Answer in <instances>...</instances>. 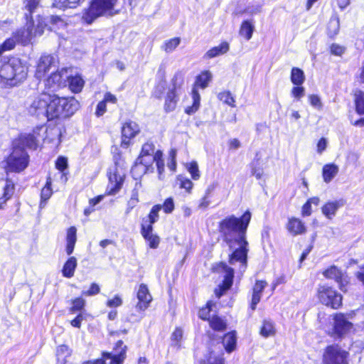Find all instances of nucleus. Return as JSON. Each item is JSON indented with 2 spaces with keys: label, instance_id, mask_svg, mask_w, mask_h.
I'll list each match as a JSON object with an SVG mask.
<instances>
[{
  "label": "nucleus",
  "instance_id": "79ce46f5",
  "mask_svg": "<svg viewBox=\"0 0 364 364\" xmlns=\"http://www.w3.org/2000/svg\"><path fill=\"white\" fill-rule=\"evenodd\" d=\"M210 326L215 331H223L226 328V323L218 316H213L209 321Z\"/></svg>",
  "mask_w": 364,
  "mask_h": 364
},
{
  "label": "nucleus",
  "instance_id": "c9c22d12",
  "mask_svg": "<svg viewBox=\"0 0 364 364\" xmlns=\"http://www.w3.org/2000/svg\"><path fill=\"white\" fill-rule=\"evenodd\" d=\"M71 350L66 345L59 346L56 350V355L58 360L61 362L63 364H65L66 362V358L71 355Z\"/></svg>",
  "mask_w": 364,
  "mask_h": 364
},
{
  "label": "nucleus",
  "instance_id": "69168bd1",
  "mask_svg": "<svg viewBox=\"0 0 364 364\" xmlns=\"http://www.w3.org/2000/svg\"><path fill=\"white\" fill-rule=\"evenodd\" d=\"M100 287L97 284L93 283L91 284L90 289L87 291H84L82 294L86 296L95 295L100 292Z\"/></svg>",
  "mask_w": 364,
  "mask_h": 364
},
{
  "label": "nucleus",
  "instance_id": "e2e57ef3",
  "mask_svg": "<svg viewBox=\"0 0 364 364\" xmlns=\"http://www.w3.org/2000/svg\"><path fill=\"white\" fill-rule=\"evenodd\" d=\"M261 10H262V6L260 4H257V5L249 6L245 10V12H246L250 15H254V14L259 13L261 11Z\"/></svg>",
  "mask_w": 364,
  "mask_h": 364
},
{
  "label": "nucleus",
  "instance_id": "c85d7f7f",
  "mask_svg": "<svg viewBox=\"0 0 364 364\" xmlns=\"http://www.w3.org/2000/svg\"><path fill=\"white\" fill-rule=\"evenodd\" d=\"M230 46L228 42H223L219 46H215L208 50L205 56L208 58H213L220 55L226 53L229 50Z\"/></svg>",
  "mask_w": 364,
  "mask_h": 364
},
{
  "label": "nucleus",
  "instance_id": "1a4fd4ad",
  "mask_svg": "<svg viewBox=\"0 0 364 364\" xmlns=\"http://www.w3.org/2000/svg\"><path fill=\"white\" fill-rule=\"evenodd\" d=\"M127 347L122 341H118L114 348V353L103 352L102 358L92 360V364H105L107 359H110L109 364H122L126 358Z\"/></svg>",
  "mask_w": 364,
  "mask_h": 364
},
{
  "label": "nucleus",
  "instance_id": "a19ab883",
  "mask_svg": "<svg viewBox=\"0 0 364 364\" xmlns=\"http://www.w3.org/2000/svg\"><path fill=\"white\" fill-rule=\"evenodd\" d=\"M215 306V303L212 301H209L207 302L205 306L201 308L199 310L198 316L203 320H208L211 319L210 318V311L213 310V307Z\"/></svg>",
  "mask_w": 364,
  "mask_h": 364
},
{
  "label": "nucleus",
  "instance_id": "423d86ee",
  "mask_svg": "<svg viewBox=\"0 0 364 364\" xmlns=\"http://www.w3.org/2000/svg\"><path fill=\"white\" fill-rule=\"evenodd\" d=\"M212 77L213 75L208 70H205L197 76L191 92L193 105L192 106L186 107V112L187 114H192L198 109L200 107V96L197 89L198 87L201 89L206 88L211 81Z\"/></svg>",
  "mask_w": 364,
  "mask_h": 364
},
{
  "label": "nucleus",
  "instance_id": "13d9d810",
  "mask_svg": "<svg viewBox=\"0 0 364 364\" xmlns=\"http://www.w3.org/2000/svg\"><path fill=\"white\" fill-rule=\"evenodd\" d=\"M161 208L164 209L165 213H171L174 209V203L173 198H168L166 199L163 205H161Z\"/></svg>",
  "mask_w": 364,
  "mask_h": 364
},
{
  "label": "nucleus",
  "instance_id": "052dcab7",
  "mask_svg": "<svg viewBox=\"0 0 364 364\" xmlns=\"http://www.w3.org/2000/svg\"><path fill=\"white\" fill-rule=\"evenodd\" d=\"M202 364H224L223 358L210 355L207 360H202Z\"/></svg>",
  "mask_w": 364,
  "mask_h": 364
},
{
  "label": "nucleus",
  "instance_id": "2eb2a0df",
  "mask_svg": "<svg viewBox=\"0 0 364 364\" xmlns=\"http://www.w3.org/2000/svg\"><path fill=\"white\" fill-rule=\"evenodd\" d=\"M323 276L328 279H333L338 283L339 288L343 291H346V287L349 283L348 276L337 267L332 265L323 272Z\"/></svg>",
  "mask_w": 364,
  "mask_h": 364
},
{
  "label": "nucleus",
  "instance_id": "dca6fc26",
  "mask_svg": "<svg viewBox=\"0 0 364 364\" xmlns=\"http://www.w3.org/2000/svg\"><path fill=\"white\" fill-rule=\"evenodd\" d=\"M136 297L138 302L135 306V309L139 313H143L149 306L152 301V296L149 293L147 286L144 284H141L139 286L136 291Z\"/></svg>",
  "mask_w": 364,
  "mask_h": 364
},
{
  "label": "nucleus",
  "instance_id": "a878e982",
  "mask_svg": "<svg viewBox=\"0 0 364 364\" xmlns=\"http://www.w3.org/2000/svg\"><path fill=\"white\" fill-rule=\"evenodd\" d=\"M14 146H19L23 149L25 147L36 149L37 146L36 139L33 134H22L18 140L14 142Z\"/></svg>",
  "mask_w": 364,
  "mask_h": 364
},
{
  "label": "nucleus",
  "instance_id": "7ed1b4c3",
  "mask_svg": "<svg viewBox=\"0 0 364 364\" xmlns=\"http://www.w3.org/2000/svg\"><path fill=\"white\" fill-rule=\"evenodd\" d=\"M28 67L16 58H9L0 67L1 81L14 86L26 80Z\"/></svg>",
  "mask_w": 364,
  "mask_h": 364
},
{
  "label": "nucleus",
  "instance_id": "b1692460",
  "mask_svg": "<svg viewBox=\"0 0 364 364\" xmlns=\"http://www.w3.org/2000/svg\"><path fill=\"white\" fill-rule=\"evenodd\" d=\"M68 73L67 68H62L60 70L55 73H52L50 76L46 80V86L53 88L55 86H60L62 82L65 81L64 73Z\"/></svg>",
  "mask_w": 364,
  "mask_h": 364
},
{
  "label": "nucleus",
  "instance_id": "3c124183",
  "mask_svg": "<svg viewBox=\"0 0 364 364\" xmlns=\"http://www.w3.org/2000/svg\"><path fill=\"white\" fill-rule=\"evenodd\" d=\"M55 166L57 169H58L62 173L61 177L63 178L65 176L64 171L68 167V159L63 156L58 158L55 162Z\"/></svg>",
  "mask_w": 364,
  "mask_h": 364
},
{
  "label": "nucleus",
  "instance_id": "de8ad7c7",
  "mask_svg": "<svg viewBox=\"0 0 364 364\" xmlns=\"http://www.w3.org/2000/svg\"><path fill=\"white\" fill-rule=\"evenodd\" d=\"M16 38H11L6 39L1 46H0V55L7 50H10L13 49L16 45Z\"/></svg>",
  "mask_w": 364,
  "mask_h": 364
},
{
  "label": "nucleus",
  "instance_id": "774afa93",
  "mask_svg": "<svg viewBox=\"0 0 364 364\" xmlns=\"http://www.w3.org/2000/svg\"><path fill=\"white\" fill-rule=\"evenodd\" d=\"M106 111V102L102 100L97 104L96 109V114L100 117L102 116Z\"/></svg>",
  "mask_w": 364,
  "mask_h": 364
},
{
  "label": "nucleus",
  "instance_id": "5fc2aeb1",
  "mask_svg": "<svg viewBox=\"0 0 364 364\" xmlns=\"http://www.w3.org/2000/svg\"><path fill=\"white\" fill-rule=\"evenodd\" d=\"M182 337L183 331L179 328H176L171 335V341L173 342V345L179 346Z\"/></svg>",
  "mask_w": 364,
  "mask_h": 364
},
{
  "label": "nucleus",
  "instance_id": "f03ea898",
  "mask_svg": "<svg viewBox=\"0 0 364 364\" xmlns=\"http://www.w3.org/2000/svg\"><path fill=\"white\" fill-rule=\"evenodd\" d=\"M74 97H60L46 92L30 96L26 102L28 113L38 118L52 120L73 115L79 108Z\"/></svg>",
  "mask_w": 364,
  "mask_h": 364
},
{
  "label": "nucleus",
  "instance_id": "f257e3e1",
  "mask_svg": "<svg viewBox=\"0 0 364 364\" xmlns=\"http://www.w3.org/2000/svg\"><path fill=\"white\" fill-rule=\"evenodd\" d=\"M251 220V213L247 210L240 218L229 216L220 223V230L224 240L233 252L230 255V264L240 263V272H245L247 267L248 242L246 240V230Z\"/></svg>",
  "mask_w": 364,
  "mask_h": 364
},
{
  "label": "nucleus",
  "instance_id": "7c9ffc66",
  "mask_svg": "<svg viewBox=\"0 0 364 364\" xmlns=\"http://www.w3.org/2000/svg\"><path fill=\"white\" fill-rule=\"evenodd\" d=\"M338 167L334 164H326L323 167V178L326 183H329L338 173Z\"/></svg>",
  "mask_w": 364,
  "mask_h": 364
},
{
  "label": "nucleus",
  "instance_id": "09e8293b",
  "mask_svg": "<svg viewBox=\"0 0 364 364\" xmlns=\"http://www.w3.org/2000/svg\"><path fill=\"white\" fill-rule=\"evenodd\" d=\"M83 0H55V5L59 7H73Z\"/></svg>",
  "mask_w": 364,
  "mask_h": 364
},
{
  "label": "nucleus",
  "instance_id": "49530a36",
  "mask_svg": "<svg viewBox=\"0 0 364 364\" xmlns=\"http://www.w3.org/2000/svg\"><path fill=\"white\" fill-rule=\"evenodd\" d=\"M177 181L179 182V186L181 188H183L188 193H191L193 186V183L191 180L182 176H178L177 178Z\"/></svg>",
  "mask_w": 364,
  "mask_h": 364
},
{
  "label": "nucleus",
  "instance_id": "393cba45",
  "mask_svg": "<svg viewBox=\"0 0 364 364\" xmlns=\"http://www.w3.org/2000/svg\"><path fill=\"white\" fill-rule=\"evenodd\" d=\"M267 282L265 281H257L252 291L251 309L254 311L256 309L257 304L261 299L262 292L267 287Z\"/></svg>",
  "mask_w": 364,
  "mask_h": 364
},
{
  "label": "nucleus",
  "instance_id": "37998d69",
  "mask_svg": "<svg viewBox=\"0 0 364 364\" xmlns=\"http://www.w3.org/2000/svg\"><path fill=\"white\" fill-rule=\"evenodd\" d=\"M355 109L359 114H364V92L359 91L355 94Z\"/></svg>",
  "mask_w": 364,
  "mask_h": 364
},
{
  "label": "nucleus",
  "instance_id": "f704fd0d",
  "mask_svg": "<svg viewBox=\"0 0 364 364\" xmlns=\"http://www.w3.org/2000/svg\"><path fill=\"white\" fill-rule=\"evenodd\" d=\"M305 80V75L302 70L293 68L291 72V81L295 85H301Z\"/></svg>",
  "mask_w": 364,
  "mask_h": 364
},
{
  "label": "nucleus",
  "instance_id": "9b49d317",
  "mask_svg": "<svg viewBox=\"0 0 364 364\" xmlns=\"http://www.w3.org/2000/svg\"><path fill=\"white\" fill-rule=\"evenodd\" d=\"M183 80L175 76L173 79V87L167 93L165 100L164 107L166 112L173 111L178 102V96L181 94Z\"/></svg>",
  "mask_w": 364,
  "mask_h": 364
},
{
  "label": "nucleus",
  "instance_id": "72a5a7b5",
  "mask_svg": "<svg viewBox=\"0 0 364 364\" xmlns=\"http://www.w3.org/2000/svg\"><path fill=\"white\" fill-rule=\"evenodd\" d=\"M254 31V26L250 21H245L242 23L239 33L247 41L251 39Z\"/></svg>",
  "mask_w": 364,
  "mask_h": 364
},
{
  "label": "nucleus",
  "instance_id": "f8f14e48",
  "mask_svg": "<svg viewBox=\"0 0 364 364\" xmlns=\"http://www.w3.org/2000/svg\"><path fill=\"white\" fill-rule=\"evenodd\" d=\"M353 331V325L343 314H336L333 317V328L331 335L341 337Z\"/></svg>",
  "mask_w": 364,
  "mask_h": 364
},
{
  "label": "nucleus",
  "instance_id": "c756f323",
  "mask_svg": "<svg viewBox=\"0 0 364 364\" xmlns=\"http://www.w3.org/2000/svg\"><path fill=\"white\" fill-rule=\"evenodd\" d=\"M65 77L68 78L69 87L72 92L77 93L82 90L85 81L80 75H75L74 76H66Z\"/></svg>",
  "mask_w": 364,
  "mask_h": 364
},
{
  "label": "nucleus",
  "instance_id": "6e6552de",
  "mask_svg": "<svg viewBox=\"0 0 364 364\" xmlns=\"http://www.w3.org/2000/svg\"><path fill=\"white\" fill-rule=\"evenodd\" d=\"M317 294L321 304L332 309H336L342 304V296L330 287L320 286Z\"/></svg>",
  "mask_w": 364,
  "mask_h": 364
},
{
  "label": "nucleus",
  "instance_id": "c03bdc74",
  "mask_svg": "<svg viewBox=\"0 0 364 364\" xmlns=\"http://www.w3.org/2000/svg\"><path fill=\"white\" fill-rule=\"evenodd\" d=\"M218 97L219 100L220 101L223 102L224 103H225L232 107H234L235 106V99L230 92L225 91V92H220L218 94Z\"/></svg>",
  "mask_w": 364,
  "mask_h": 364
},
{
  "label": "nucleus",
  "instance_id": "e433bc0d",
  "mask_svg": "<svg viewBox=\"0 0 364 364\" xmlns=\"http://www.w3.org/2000/svg\"><path fill=\"white\" fill-rule=\"evenodd\" d=\"M41 0H24V9L28 12L26 14V18H32V14L36 10L40 5Z\"/></svg>",
  "mask_w": 364,
  "mask_h": 364
},
{
  "label": "nucleus",
  "instance_id": "4d7b16f0",
  "mask_svg": "<svg viewBox=\"0 0 364 364\" xmlns=\"http://www.w3.org/2000/svg\"><path fill=\"white\" fill-rule=\"evenodd\" d=\"M309 101L312 107L316 109H321L322 108V102L321 98L317 95H310Z\"/></svg>",
  "mask_w": 364,
  "mask_h": 364
},
{
  "label": "nucleus",
  "instance_id": "bf43d9fd",
  "mask_svg": "<svg viewBox=\"0 0 364 364\" xmlns=\"http://www.w3.org/2000/svg\"><path fill=\"white\" fill-rule=\"evenodd\" d=\"M122 304V299L119 295L114 296L112 299L107 301V306L109 308H115L120 306Z\"/></svg>",
  "mask_w": 364,
  "mask_h": 364
},
{
  "label": "nucleus",
  "instance_id": "864d4df0",
  "mask_svg": "<svg viewBox=\"0 0 364 364\" xmlns=\"http://www.w3.org/2000/svg\"><path fill=\"white\" fill-rule=\"evenodd\" d=\"M188 170L193 180H198L200 178V171L196 161H193L188 164Z\"/></svg>",
  "mask_w": 364,
  "mask_h": 364
},
{
  "label": "nucleus",
  "instance_id": "6e6d98bb",
  "mask_svg": "<svg viewBox=\"0 0 364 364\" xmlns=\"http://www.w3.org/2000/svg\"><path fill=\"white\" fill-rule=\"evenodd\" d=\"M291 95L297 100H300L304 96V87L301 85H296L291 90Z\"/></svg>",
  "mask_w": 364,
  "mask_h": 364
},
{
  "label": "nucleus",
  "instance_id": "603ef678",
  "mask_svg": "<svg viewBox=\"0 0 364 364\" xmlns=\"http://www.w3.org/2000/svg\"><path fill=\"white\" fill-rule=\"evenodd\" d=\"M85 304V301L82 298H77L73 301V306L70 309L72 313H75L78 311H81Z\"/></svg>",
  "mask_w": 364,
  "mask_h": 364
},
{
  "label": "nucleus",
  "instance_id": "4be33fe9",
  "mask_svg": "<svg viewBox=\"0 0 364 364\" xmlns=\"http://www.w3.org/2000/svg\"><path fill=\"white\" fill-rule=\"evenodd\" d=\"M287 229L289 232L294 236L302 235L306 231L304 223L296 218H291L289 219Z\"/></svg>",
  "mask_w": 364,
  "mask_h": 364
},
{
  "label": "nucleus",
  "instance_id": "0eeeda50",
  "mask_svg": "<svg viewBox=\"0 0 364 364\" xmlns=\"http://www.w3.org/2000/svg\"><path fill=\"white\" fill-rule=\"evenodd\" d=\"M47 26L45 21L39 19L36 28H34L33 23L31 21H28L26 23V28L18 31L15 35L14 38H16L18 42L23 44L28 43L33 37L41 36L43 33L44 28Z\"/></svg>",
  "mask_w": 364,
  "mask_h": 364
},
{
  "label": "nucleus",
  "instance_id": "4c0bfd02",
  "mask_svg": "<svg viewBox=\"0 0 364 364\" xmlns=\"http://www.w3.org/2000/svg\"><path fill=\"white\" fill-rule=\"evenodd\" d=\"M52 193L53 191L51 189V179L50 177H48L47 178L46 184L41 190V202L40 204V206L41 208L45 205V204H43V202H46V200L50 198Z\"/></svg>",
  "mask_w": 364,
  "mask_h": 364
},
{
  "label": "nucleus",
  "instance_id": "bb28decb",
  "mask_svg": "<svg viewBox=\"0 0 364 364\" xmlns=\"http://www.w3.org/2000/svg\"><path fill=\"white\" fill-rule=\"evenodd\" d=\"M77 229L75 227H70L68 228L67 231V236H66V252L68 255H71L73 252L75 245L77 240Z\"/></svg>",
  "mask_w": 364,
  "mask_h": 364
},
{
  "label": "nucleus",
  "instance_id": "ddd939ff",
  "mask_svg": "<svg viewBox=\"0 0 364 364\" xmlns=\"http://www.w3.org/2000/svg\"><path fill=\"white\" fill-rule=\"evenodd\" d=\"M215 271L218 273L224 274V280L223 285L218 289H215V293L218 298H220L223 292L230 288L232 284V279L234 275L233 269L228 267L224 263H220L214 268Z\"/></svg>",
  "mask_w": 364,
  "mask_h": 364
},
{
  "label": "nucleus",
  "instance_id": "39448f33",
  "mask_svg": "<svg viewBox=\"0 0 364 364\" xmlns=\"http://www.w3.org/2000/svg\"><path fill=\"white\" fill-rule=\"evenodd\" d=\"M28 161L29 156L25 149L14 145L12 152L6 160V171L19 173L28 166Z\"/></svg>",
  "mask_w": 364,
  "mask_h": 364
},
{
  "label": "nucleus",
  "instance_id": "ea45409f",
  "mask_svg": "<svg viewBox=\"0 0 364 364\" xmlns=\"http://www.w3.org/2000/svg\"><path fill=\"white\" fill-rule=\"evenodd\" d=\"M161 210V205H156L152 207L147 220H143V222H146V225H151L153 226V224L155 223L159 219V213Z\"/></svg>",
  "mask_w": 364,
  "mask_h": 364
},
{
  "label": "nucleus",
  "instance_id": "473e14b6",
  "mask_svg": "<svg viewBox=\"0 0 364 364\" xmlns=\"http://www.w3.org/2000/svg\"><path fill=\"white\" fill-rule=\"evenodd\" d=\"M276 333V328L272 321L269 320H264L260 329V334L264 337L274 336Z\"/></svg>",
  "mask_w": 364,
  "mask_h": 364
},
{
  "label": "nucleus",
  "instance_id": "6ab92c4d",
  "mask_svg": "<svg viewBox=\"0 0 364 364\" xmlns=\"http://www.w3.org/2000/svg\"><path fill=\"white\" fill-rule=\"evenodd\" d=\"M155 159L156 156H153L152 155H144L140 154L134 166L132 169V173L140 172L145 173L149 170V168L152 166Z\"/></svg>",
  "mask_w": 364,
  "mask_h": 364
},
{
  "label": "nucleus",
  "instance_id": "338daca9",
  "mask_svg": "<svg viewBox=\"0 0 364 364\" xmlns=\"http://www.w3.org/2000/svg\"><path fill=\"white\" fill-rule=\"evenodd\" d=\"M327 144V139L323 137L321 138L317 143V152L320 154H322V152L326 149Z\"/></svg>",
  "mask_w": 364,
  "mask_h": 364
},
{
  "label": "nucleus",
  "instance_id": "a211bd4d",
  "mask_svg": "<svg viewBox=\"0 0 364 364\" xmlns=\"http://www.w3.org/2000/svg\"><path fill=\"white\" fill-rule=\"evenodd\" d=\"M141 233L148 242L150 248L156 249L160 242L159 237L153 232V226L146 225V222L141 223Z\"/></svg>",
  "mask_w": 364,
  "mask_h": 364
},
{
  "label": "nucleus",
  "instance_id": "aec40b11",
  "mask_svg": "<svg viewBox=\"0 0 364 364\" xmlns=\"http://www.w3.org/2000/svg\"><path fill=\"white\" fill-rule=\"evenodd\" d=\"M125 173L122 168H119L117 165L111 168L109 172V180L113 187L112 190H119L123 183Z\"/></svg>",
  "mask_w": 364,
  "mask_h": 364
},
{
  "label": "nucleus",
  "instance_id": "f3484780",
  "mask_svg": "<svg viewBox=\"0 0 364 364\" xmlns=\"http://www.w3.org/2000/svg\"><path fill=\"white\" fill-rule=\"evenodd\" d=\"M140 132L139 125L132 121L126 122L122 127V146L128 147L131 140Z\"/></svg>",
  "mask_w": 364,
  "mask_h": 364
},
{
  "label": "nucleus",
  "instance_id": "cd10ccee",
  "mask_svg": "<svg viewBox=\"0 0 364 364\" xmlns=\"http://www.w3.org/2000/svg\"><path fill=\"white\" fill-rule=\"evenodd\" d=\"M77 262L75 257H70L64 264L62 274L66 278H71L74 276Z\"/></svg>",
  "mask_w": 364,
  "mask_h": 364
},
{
  "label": "nucleus",
  "instance_id": "0e129e2a",
  "mask_svg": "<svg viewBox=\"0 0 364 364\" xmlns=\"http://www.w3.org/2000/svg\"><path fill=\"white\" fill-rule=\"evenodd\" d=\"M345 48L338 44H332L331 46V52L335 55L340 56L344 53Z\"/></svg>",
  "mask_w": 364,
  "mask_h": 364
},
{
  "label": "nucleus",
  "instance_id": "2f4dec72",
  "mask_svg": "<svg viewBox=\"0 0 364 364\" xmlns=\"http://www.w3.org/2000/svg\"><path fill=\"white\" fill-rule=\"evenodd\" d=\"M236 335L235 332H230L225 335L223 343L227 352L230 353L236 346Z\"/></svg>",
  "mask_w": 364,
  "mask_h": 364
},
{
  "label": "nucleus",
  "instance_id": "58836bf2",
  "mask_svg": "<svg viewBox=\"0 0 364 364\" xmlns=\"http://www.w3.org/2000/svg\"><path fill=\"white\" fill-rule=\"evenodd\" d=\"M181 38L175 37L169 40L166 41L161 48L167 53H172L180 44Z\"/></svg>",
  "mask_w": 364,
  "mask_h": 364
},
{
  "label": "nucleus",
  "instance_id": "4468645a",
  "mask_svg": "<svg viewBox=\"0 0 364 364\" xmlns=\"http://www.w3.org/2000/svg\"><path fill=\"white\" fill-rule=\"evenodd\" d=\"M58 60L56 58L51 55H42L37 63L36 77L43 78L52 69L55 70L57 67Z\"/></svg>",
  "mask_w": 364,
  "mask_h": 364
},
{
  "label": "nucleus",
  "instance_id": "412c9836",
  "mask_svg": "<svg viewBox=\"0 0 364 364\" xmlns=\"http://www.w3.org/2000/svg\"><path fill=\"white\" fill-rule=\"evenodd\" d=\"M343 205V200L328 201L321 208L322 213L328 219L331 220L336 215L337 210Z\"/></svg>",
  "mask_w": 364,
  "mask_h": 364
},
{
  "label": "nucleus",
  "instance_id": "8fccbe9b",
  "mask_svg": "<svg viewBox=\"0 0 364 364\" xmlns=\"http://www.w3.org/2000/svg\"><path fill=\"white\" fill-rule=\"evenodd\" d=\"M328 34L330 36L336 35L339 30V20L338 18H332L328 23Z\"/></svg>",
  "mask_w": 364,
  "mask_h": 364
},
{
  "label": "nucleus",
  "instance_id": "5701e85b",
  "mask_svg": "<svg viewBox=\"0 0 364 364\" xmlns=\"http://www.w3.org/2000/svg\"><path fill=\"white\" fill-rule=\"evenodd\" d=\"M14 190V184L10 180H6L2 186H0V209L3 205L12 196Z\"/></svg>",
  "mask_w": 364,
  "mask_h": 364
},
{
  "label": "nucleus",
  "instance_id": "20e7f679",
  "mask_svg": "<svg viewBox=\"0 0 364 364\" xmlns=\"http://www.w3.org/2000/svg\"><path fill=\"white\" fill-rule=\"evenodd\" d=\"M117 0H92L82 15V19L92 23L101 16H113L118 13L115 9Z\"/></svg>",
  "mask_w": 364,
  "mask_h": 364
},
{
  "label": "nucleus",
  "instance_id": "680f3d73",
  "mask_svg": "<svg viewBox=\"0 0 364 364\" xmlns=\"http://www.w3.org/2000/svg\"><path fill=\"white\" fill-rule=\"evenodd\" d=\"M86 318V314L84 313L79 314L73 320L71 321L70 324L73 327L80 328L81 323Z\"/></svg>",
  "mask_w": 364,
  "mask_h": 364
},
{
  "label": "nucleus",
  "instance_id": "9d476101",
  "mask_svg": "<svg viewBox=\"0 0 364 364\" xmlns=\"http://www.w3.org/2000/svg\"><path fill=\"white\" fill-rule=\"evenodd\" d=\"M348 353L337 345L328 346L323 355V364H348Z\"/></svg>",
  "mask_w": 364,
  "mask_h": 364
},
{
  "label": "nucleus",
  "instance_id": "a18cd8bd",
  "mask_svg": "<svg viewBox=\"0 0 364 364\" xmlns=\"http://www.w3.org/2000/svg\"><path fill=\"white\" fill-rule=\"evenodd\" d=\"M158 150L159 149H156L155 145L152 142L147 141L143 144L140 154L144 155H152L153 156H155V154Z\"/></svg>",
  "mask_w": 364,
  "mask_h": 364
}]
</instances>
